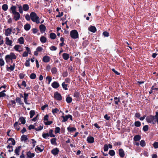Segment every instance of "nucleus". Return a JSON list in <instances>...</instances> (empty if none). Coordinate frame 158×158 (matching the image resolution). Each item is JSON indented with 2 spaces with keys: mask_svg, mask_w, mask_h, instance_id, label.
<instances>
[{
  "mask_svg": "<svg viewBox=\"0 0 158 158\" xmlns=\"http://www.w3.org/2000/svg\"><path fill=\"white\" fill-rule=\"evenodd\" d=\"M16 7L15 6L12 5L9 10V11L10 13L13 15V19L16 21L19 20L20 17V13L17 12L16 10Z\"/></svg>",
  "mask_w": 158,
  "mask_h": 158,
  "instance_id": "nucleus-1",
  "label": "nucleus"
},
{
  "mask_svg": "<svg viewBox=\"0 0 158 158\" xmlns=\"http://www.w3.org/2000/svg\"><path fill=\"white\" fill-rule=\"evenodd\" d=\"M17 58V56L13 52H11L9 54L5 56V60L6 62L8 63L11 60V62H13V60H15Z\"/></svg>",
  "mask_w": 158,
  "mask_h": 158,
  "instance_id": "nucleus-2",
  "label": "nucleus"
},
{
  "mask_svg": "<svg viewBox=\"0 0 158 158\" xmlns=\"http://www.w3.org/2000/svg\"><path fill=\"white\" fill-rule=\"evenodd\" d=\"M30 17L31 20L37 24L40 23V19L36 14L34 12H31L30 13Z\"/></svg>",
  "mask_w": 158,
  "mask_h": 158,
  "instance_id": "nucleus-3",
  "label": "nucleus"
},
{
  "mask_svg": "<svg viewBox=\"0 0 158 158\" xmlns=\"http://www.w3.org/2000/svg\"><path fill=\"white\" fill-rule=\"evenodd\" d=\"M146 119L147 122L149 123H152L153 124H155L156 123L155 117L152 115L147 116Z\"/></svg>",
  "mask_w": 158,
  "mask_h": 158,
  "instance_id": "nucleus-4",
  "label": "nucleus"
},
{
  "mask_svg": "<svg viewBox=\"0 0 158 158\" xmlns=\"http://www.w3.org/2000/svg\"><path fill=\"white\" fill-rule=\"evenodd\" d=\"M70 35L73 39H76L78 37V33L76 30H72L70 31Z\"/></svg>",
  "mask_w": 158,
  "mask_h": 158,
  "instance_id": "nucleus-5",
  "label": "nucleus"
},
{
  "mask_svg": "<svg viewBox=\"0 0 158 158\" xmlns=\"http://www.w3.org/2000/svg\"><path fill=\"white\" fill-rule=\"evenodd\" d=\"M48 115H45L44 118V122L46 125H48L52 123V121H48Z\"/></svg>",
  "mask_w": 158,
  "mask_h": 158,
  "instance_id": "nucleus-6",
  "label": "nucleus"
},
{
  "mask_svg": "<svg viewBox=\"0 0 158 158\" xmlns=\"http://www.w3.org/2000/svg\"><path fill=\"white\" fill-rule=\"evenodd\" d=\"M54 98L55 99L59 101H61L62 99L61 95L57 92L54 94Z\"/></svg>",
  "mask_w": 158,
  "mask_h": 158,
  "instance_id": "nucleus-7",
  "label": "nucleus"
},
{
  "mask_svg": "<svg viewBox=\"0 0 158 158\" xmlns=\"http://www.w3.org/2000/svg\"><path fill=\"white\" fill-rule=\"evenodd\" d=\"M14 49L16 51L21 52L23 50V48L21 46L19 45H16L14 48Z\"/></svg>",
  "mask_w": 158,
  "mask_h": 158,
  "instance_id": "nucleus-8",
  "label": "nucleus"
},
{
  "mask_svg": "<svg viewBox=\"0 0 158 158\" xmlns=\"http://www.w3.org/2000/svg\"><path fill=\"white\" fill-rule=\"evenodd\" d=\"M15 63H14L13 65H10V67L8 66V65L6 66V70L9 72L13 71L15 69Z\"/></svg>",
  "mask_w": 158,
  "mask_h": 158,
  "instance_id": "nucleus-9",
  "label": "nucleus"
},
{
  "mask_svg": "<svg viewBox=\"0 0 158 158\" xmlns=\"http://www.w3.org/2000/svg\"><path fill=\"white\" fill-rule=\"evenodd\" d=\"M5 41L6 44L10 46H12V41L11 40H10L8 37H6Z\"/></svg>",
  "mask_w": 158,
  "mask_h": 158,
  "instance_id": "nucleus-10",
  "label": "nucleus"
},
{
  "mask_svg": "<svg viewBox=\"0 0 158 158\" xmlns=\"http://www.w3.org/2000/svg\"><path fill=\"white\" fill-rule=\"evenodd\" d=\"M29 94V93H24L23 94L24 102L26 104H29V103H28L27 102V99L28 98Z\"/></svg>",
  "mask_w": 158,
  "mask_h": 158,
  "instance_id": "nucleus-11",
  "label": "nucleus"
},
{
  "mask_svg": "<svg viewBox=\"0 0 158 158\" xmlns=\"http://www.w3.org/2000/svg\"><path fill=\"white\" fill-rule=\"evenodd\" d=\"M12 31L10 28H8L5 31L4 34L6 36H8L11 34Z\"/></svg>",
  "mask_w": 158,
  "mask_h": 158,
  "instance_id": "nucleus-12",
  "label": "nucleus"
},
{
  "mask_svg": "<svg viewBox=\"0 0 158 158\" xmlns=\"http://www.w3.org/2000/svg\"><path fill=\"white\" fill-rule=\"evenodd\" d=\"M94 138L91 136H89L87 139V141L89 143H93L94 142Z\"/></svg>",
  "mask_w": 158,
  "mask_h": 158,
  "instance_id": "nucleus-13",
  "label": "nucleus"
},
{
  "mask_svg": "<svg viewBox=\"0 0 158 158\" xmlns=\"http://www.w3.org/2000/svg\"><path fill=\"white\" fill-rule=\"evenodd\" d=\"M39 28L41 33H43L46 30V27L43 24H41L39 27Z\"/></svg>",
  "mask_w": 158,
  "mask_h": 158,
  "instance_id": "nucleus-14",
  "label": "nucleus"
},
{
  "mask_svg": "<svg viewBox=\"0 0 158 158\" xmlns=\"http://www.w3.org/2000/svg\"><path fill=\"white\" fill-rule=\"evenodd\" d=\"M51 85L53 88L57 89L59 87L60 85L57 82L55 81Z\"/></svg>",
  "mask_w": 158,
  "mask_h": 158,
  "instance_id": "nucleus-15",
  "label": "nucleus"
},
{
  "mask_svg": "<svg viewBox=\"0 0 158 158\" xmlns=\"http://www.w3.org/2000/svg\"><path fill=\"white\" fill-rule=\"evenodd\" d=\"M8 142L10 145L12 144L14 145L15 144V139L12 138H9L8 139Z\"/></svg>",
  "mask_w": 158,
  "mask_h": 158,
  "instance_id": "nucleus-16",
  "label": "nucleus"
},
{
  "mask_svg": "<svg viewBox=\"0 0 158 158\" xmlns=\"http://www.w3.org/2000/svg\"><path fill=\"white\" fill-rule=\"evenodd\" d=\"M19 122H21V123H19V125H20L21 124H24L26 123L25 119L23 117H21L19 119Z\"/></svg>",
  "mask_w": 158,
  "mask_h": 158,
  "instance_id": "nucleus-17",
  "label": "nucleus"
},
{
  "mask_svg": "<svg viewBox=\"0 0 158 158\" xmlns=\"http://www.w3.org/2000/svg\"><path fill=\"white\" fill-rule=\"evenodd\" d=\"M50 57L48 56H45L43 57V61L45 63H48L49 62L50 60Z\"/></svg>",
  "mask_w": 158,
  "mask_h": 158,
  "instance_id": "nucleus-18",
  "label": "nucleus"
},
{
  "mask_svg": "<svg viewBox=\"0 0 158 158\" xmlns=\"http://www.w3.org/2000/svg\"><path fill=\"white\" fill-rule=\"evenodd\" d=\"M119 154L121 157H123L125 156V153L123 149H120L118 150Z\"/></svg>",
  "mask_w": 158,
  "mask_h": 158,
  "instance_id": "nucleus-19",
  "label": "nucleus"
},
{
  "mask_svg": "<svg viewBox=\"0 0 158 158\" xmlns=\"http://www.w3.org/2000/svg\"><path fill=\"white\" fill-rule=\"evenodd\" d=\"M27 157L28 158H32L33 157L35 156L34 153H31L30 152H27L26 153Z\"/></svg>",
  "mask_w": 158,
  "mask_h": 158,
  "instance_id": "nucleus-20",
  "label": "nucleus"
},
{
  "mask_svg": "<svg viewBox=\"0 0 158 158\" xmlns=\"http://www.w3.org/2000/svg\"><path fill=\"white\" fill-rule=\"evenodd\" d=\"M59 151L58 149L57 148H56L52 150L51 153L54 155H56L58 154Z\"/></svg>",
  "mask_w": 158,
  "mask_h": 158,
  "instance_id": "nucleus-21",
  "label": "nucleus"
},
{
  "mask_svg": "<svg viewBox=\"0 0 158 158\" xmlns=\"http://www.w3.org/2000/svg\"><path fill=\"white\" fill-rule=\"evenodd\" d=\"M23 10L25 11H27L29 9V5L27 4H24L23 6Z\"/></svg>",
  "mask_w": 158,
  "mask_h": 158,
  "instance_id": "nucleus-22",
  "label": "nucleus"
},
{
  "mask_svg": "<svg viewBox=\"0 0 158 158\" xmlns=\"http://www.w3.org/2000/svg\"><path fill=\"white\" fill-rule=\"evenodd\" d=\"M18 42L21 44H23L24 43V38L23 37H21L18 40Z\"/></svg>",
  "mask_w": 158,
  "mask_h": 158,
  "instance_id": "nucleus-23",
  "label": "nucleus"
},
{
  "mask_svg": "<svg viewBox=\"0 0 158 158\" xmlns=\"http://www.w3.org/2000/svg\"><path fill=\"white\" fill-rule=\"evenodd\" d=\"M88 30L89 31L93 32H95L96 31V28L94 26H91L89 28Z\"/></svg>",
  "mask_w": 158,
  "mask_h": 158,
  "instance_id": "nucleus-24",
  "label": "nucleus"
},
{
  "mask_svg": "<svg viewBox=\"0 0 158 158\" xmlns=\"http://www.w3.org/2000/svg\"><path fill=\"white\" fill-rule=\"evenodd\" d=\"M43 150L44 148L41 149L40 147H38V146H36L35 149V151L37 153L42 152V151H43Z\"/></svg>",
  "mask_w": 158,
  "mask_h": 158,
  "instance_id": "nucleus-25",
  "label": "nucleus"
},
{
  "mask_svg": "<svg viewBox=\"0 0 158 158\" xmlns=\"http://www.w3.org/2000/svg\"><path fill=\"white\" fill-rule=\"evenodd\" d=\"M24 29L27 31H28L31 28V25L29 23H27L24 26Z\"/></svg>",
  "mask_w": 158,
  "mask_h": 158,
  "instance_id": "nucleus-26",
  "label": "nucleus"
},
{
  "mask_svg": "<svg viewBox=\"0 0 158 158\" xmlns=\"http://www.w3.org/2000/svg\"><path fill=\"white\" fill-rule=\"evenodd\" d=\"M62 56L65 60H67L69 58V55L66 53H64L62 54Z\"/></svg>",
  "mask_w": 158,
  "mask_h": 158,
  "instance_id": "nucleus-27",
  "label": "nucleus"
},
{
  "mask_svg": "<svg viewBox=\"0 0 158 158\" xmlns=\"http://www.w3.org/2000/svg\"><path fill=\"white\" fill-rule=\"evenodd\" d=\"M67 130L69 132H72L75 131L76 129L74 127H67Z\"/></svg>",
  "mask_w": 158,
  "mask_h": 158,
  "instance_id": "nucleus-28",
  "label": "nucleus"
},
{
  "mask_svg": "<svg viewBox=\"0 0 158 158\" xmlns=\"http://www.w3.org/2000/svg\"><path fill=\"white\" fill-rule=\"evenodd\" d=\"M141 138V136L140 135H136L134 137L133 139L135 141H137L139 140Z\"/></svg>",
  "mask_w": 158,
  "mask_h": 158,
  "instance_id": "nucleus-29",
  "label": "nucleus"
},
{
  "mask_svg": "<svg viewBox=\"0 0 158 158\" xmlns=\"http://www.w3.org/2000/svg\"><path fill=\"white\" fill-rule=\"evenodd\" d=\"M19 8V11L20 14H22L23 12V6L20 5H17Z\"/></svg>",
  "mask_w": 158,
  "mask_h": 158,
  "instance_id": "nucleus-30",
  "label": "nucleus"
},
{
  "mask_svg": "<svg viewBox=\"0 0 158 158\" xmlns=\"http://www.w3.org/2000/svg\"><path fill=\"white\" fill-rule=\"evenodd\" d=\"M21 146H19L18 147L16 148L15 149V152L16 154L17 155H19V152L20 150V148H21Z\"/></svg>",
  "mask_w": 158,
  "mask_h": 158,
  "instance_id": "nucleus-31",
  "label": "nucleus"
},
{
  "mask_svg": "<svg viewBox=\"0 0 158 158\" xmlns=\"http://www.w3.org/2000/svg\"><path fill=\"white\" fill-rule=\"evenodd\" d=\"M14 126L15 129L17 131H19L20 130V127L18 125V122H16L14 124Z\"/></svg>",
  "mask_w": 158,
  "mask_h": 158,
  "instance_id": "nucleus-32",
  "label": "nucleus"
},
{
  "mask_svg": "<svg viewBox=\"0 0 158 158\" xmlns=\"http://www.w3.org/2000/svg\"><path fill=\"white\" fill-rule=\"evenodd\" d=\"M40 40L41 43H44L46 42L47 38L44 36H42L40 38Z\"/></svg>",
  "mask_w": 158,
  "mask_h": 158,
  "instance_id": "nucleus-33",
  "label": "nucleus"
},
{
  "mask_svg": "<svg viewBox=\"0 0 158 158\" xmlns=\"http://www.w3.org/2000/svg\"><path fill=\"white\" fill-rule=\"evenodd\" d=\"M15 100L17 102L19 103V104L20 105H24L23 103L21 101V99L19 97H17L15 99Z\"/></svg>",
  "mask_w": 158,
  "mask_h": 158,
  "instance_id": "nucleus-34",
  "label": "nucleus"
},
{
  "mask_svg": "<svg viewBox=\"0 0 158 158\" xmlns=\"http://www.w3.org/2000/svg\"><path fill=\"white\" fill-rule=\"evenodd\" d=\"M8 5L7 4H4L2 6V9L5 11L8 10Z\"/></svg>",
  "mask_w": 158,
  "mask_h": 158,
  "instance_id": "nucleus-35",
  "label": "nucleus"
},
{
  "mask_svg": "<svg viewBox=\"0 0 158 158\" xmlns=\"http://www.w3.org/2000/svg\"><path fill=\"white\" fill-rule=\"evenodd\" d=\"M68 85V84H66L65 82H63L62 84V87L65 90H68V88H67Z\"/></svg>",
  "mask_w": 158,
  "mask_h": 158,
  "instance_id": "nucleus-36",
  "label": "nucleus"
},
{
  "mask_svg": "<svg viewBox=\"0 0 158 158\" xmlns=\"http://www.w3.org/2000/svg\"><path fill=\"white\" fill-rule=\"evenodd\" d=\"M72 100V98L68 95V96L66 98V101L68 103H71Z\"/></svg>",
  "mask_w": 158,
  "mask_h": 158,
  "instance_id": "nucleus-37",
  "label": "nucleus"
},
{
  "mask_svg": "<svg viewBox=\"0 0 158 158\" xmlns=\"http://www.w3.org/2000/svg\"><path fill=\"white\" fill-rule=\"evenodd\" d=\"M56 34L53 33H51L50 34V37L52 39H54L56 37Z\"/></svg>",
  "mask_w": 158,
  "mask_h": 158,
  "instance_id": "nucleus-38",
  "label": "nucleus"
},
{
  "mask_svg": "<svg viewBox=\"0 0 158 158\" xmlns=\"http://www.w3.org/2000/svg\"><path fill=\"white\" fill-rule=\"evenodd\" d=\"M27 135H22L21 138V140L22 141H26L27 139Z\"/></svg>",
  "mask_w": 158,
  "mask_h": 158,
  "instance_id": "nucleus-39",
  "label": "nucleus"
},
{
  "mask_svg": "<svg viewBox=\"0 0 158 158\" xmlns=\"http://www.w3.org/2000/svg\"><path fill=\"white\" fill-rule=\"evenodd\" d=\"M53 131L52 129H50L49 131V136H50L51 137H53L55 136V135L53 134Z\"/></svg>",
  "mask_w": 158,
  "mask_h": 158,
  "instance_id": "nucleus-40",
  "label": "nucleus"
},
{
  "mask_svg": "<svg viewBox=\"0 0 158 158\" xmlns=\"http://www.w3.org/2000/svg\"><path fill=\"white\" fill-rule=\"evenodd\" d=\"M59 110L57 108H55L54 109H52V113L53 114H55L58 113L59 112Z\"/></svg>",
  "mask_w": 158,
  "mask_h": 158,
  "instance_id": "nucleus-41",
  "label": "nucleus"
},
{
  "mask_svg": "<svg viewBox=\"0 0 158 158\" xmlns=\"http://www.w3.org/2000/svg\"><path fill=\"white\" fill-rule=\"evenodd\" d=\"M51 143L52 145H56V139L55 138H53L51 139Z\"/></svg>",
  "mask_w": 158,
  "mask_h": 158,
  "instance_id": "nucleus-42",
  "label": "nucleus"
},
{
  "mask_svg": "<svg viewBox=\"0 0 158 158\" xmlns=\"http://www.w3.org/2000/svg\"><path fill=\"white\" fill-rule=\"evenodd\" d=\"M35 111L34 110H31L30 112V118H32L35 114Z\"/></svg>",
  "mask_w": 158,
  "mask_h": 158,
  "instance_id": "nucleus-43",
  "label": "nucleus"
},
{
  "mask_svg": "<svg viewBox=\"0 0 158 158\" xmlns=\"http://www.w3.org/2000/svg\"><path fill=\"white\" fill-rule=\"evenodd\" d=\"M57 71V69L56 67H53L51 69V72L52 74H56Z\"/></svg>",
  "mask_w": 158,
  "mask_h": 158,
  "instance_id": "nucleus-44",
  "label": "nucleus"
},
{
  "mask_svg": "<svg viewBox=\"0 0 158 158\" xmlns=\"http://www.w3.org/2000/svg\"><path fill=\"white\" fill-rule=\"evenodd\" d=\"M109 154L111 156H114L115 154V152L114 150H110L109 152Z\"/></svg>",
  "mask_w": 158,
  "mask_h": 158,
  "instance_id": "nucleus-45",
  "label": "nucleus"
},
{
  "mask_svg": "<svg viewBox=\"0 0 158 158\" xmlns=\"http://www.w3.org/2000/svg\"><path fill=\"white\" fill-rule=\"evenodd\" d=\"M49 136V135L48 133H43L42 134L43 137L45 139H46Z\"/></svg>",
  "mask_w": 158,
  "mask_h": 158,
  "instance_id": "nucleus-46",
  "label": "nucleus"
},
{
  "mask_svg": "<svg viewBox=\"0 0 158 158\" xmlns=\"http://www.w3.org/2000/svg\"><path fill=\"white\" fill-rule=\"evenodd\" d=\"M7 148L9 149L8 151L9 152H11L13 151V147L12 146L8 145L7 147Z\"/></svg>",
  "mask_w": 158,
  "mask_h": 158,
  "instance_id": "nucleus-47",
  "label": "nucleus"
},
{
  "mask_svg": "<svg viewBox=\"0 0 158 158\" xmlns=\"http://www.w3.org/2000/svg\"><path fill=\"white\" fill-rule=\"evenodd\" d=\"M46 80H48V84H49L52 81V78L51 77L47 76L46 77Z\"/></svg>",
  "mask_w": 158,
  "mask_h": 158,
  "instance_id": "nucleus-48",
  "label": "nucleus"
},
{
  "mask_svg": "<svg viewBox=\"0 0 158 158\" xmlns=\"http://www.w3.org/2000/svg\"><path fill=\"white\" fill-rule=\"evenodd\" d=\"M61 117L63 118V120L62 121V122H65L67 121L68 118H67V115L66 116L63 115L61 116Z\"/></svg>",
  "mask_w": 158,
  "mask_h": 158,
  "instance_id": "nucleus-49",
  "label": "nucleus"
},
{
  "mask_svg": "<svg viewBox=\"0 0 158 158\" xmlns=\"http://www.w3.org/2000/svg\"><path fill=\"white\" fill-rule=\"evenodd\" d=\"M36 77V75L34 73H31L30 76V77L32 79H35Z\"/></svg>",
  "mask_w": 158,
  "mask_h": 158,
  "instance_id": "nucleus-50",
  "label": "nucleus"
},
{
  "mask_svg": "<svg viewBox=\"0 0 158 158\" xmlns=\"http://www.w3.org/2000/svg\"><path fill=\"white\" fill-rule=\"evenodd\" d=\"M79 95L80 94L78 92H75L73 94V97L76 98L79 97Z\"/></svg>",
  "mask_w": 158,
  "mask_h": 158,
  "instance_id": "nucleus-51",
  "label": "nucleus"
},
{
  "mask_svg": "<svg viewBox=\"0 0 158 158\" xmlns=\"http://www.w3.org/2000/svg\"><path fill=\"white\" fill-rule=\"evenodd\" d=\"M3 44V38L2 36L0 35V46L2 45Z\"/></svg>",
  "mask_w": 158,
  "mask_h": 158,
  "instance_id": "nucleus-52",
  "label": "nucleus"
},
{
  "mask_svg": "<svg viewBox=\"0 0 158 158\" xmlns=\"http://www.w3.org/2000/svg\"><path fill=\"white\" fill-rule=\"evenodd\" d=\"M140 145L141 146L144 147L145 146V142L144 140H141L140 142Z\"/></svg>",
  "mask_w": 158,
  "mask_h": 158,
  "instance_id": "nucleus-53",
  "label": "nucleus"
},
{
  "mask_svg": "<svg viewBox=\"0 0 158 158\" xmlns=\"http://www.w3.org/2000/svg\"><path fill=\"white\" fill-rule=\"evenodd\" d=\"M143 130L145 132L147 131L148 130V126L147 125L144 126L143 127Z\"/></svg>",
  "mask_w": 158,
  "mask_h": 158,
  "instance_id": "nucleus-54",
  "label": "nucleus"
},
{
  "mask_svg": "<svg viewBox=\"0 0 158 158\" xmlns=\"http://www.w3.org/2000/svg\"><path fill=\"white\" fill-rule=\"evenodd\" d=\"M5 64V62L2 58L0 59V66H3Z\"/></svg>",
  "mask_w": 158,
  "mask_h": 158,
  "instance_id": "nucleus-55",
  "label": "nucleus"
},
{
  "mask_svg": "<svg viewBox=\"0 0 158 158\" xmlns=\"http://www.w3.org/2000/svg\"><path fill=\"white\" fill-rule=\"evenodd\" d=\"M135 126L136 127H139L141 125V123L139 121H136L134 123Z\"/></svg>",
  "mask_w": 158,
  "mask_h": 158,
  "instance_id": "nucleus-56",
  "label": "nucleus"
},
{
  "mask_svg": "<svg viewBox=\"0 0 158 158\" xmlns=\"http://www.w3.org/2000/svg\"><path fill=\"white\" fill-rule=\"evenodd\" d=\"M43 128V126L40 125L37 128H36L35 130L37 131H39L41 130Z\"/></svg>",
  "mask_w": 158,
  "mask_h": 158,
  "instance_id": "nucleus-57",
  "label": "nucleus"
},
{
  "mask_svg": "<svg viewBox=\"0 0 158 158\" xmlns=\"http://www.w3.org/2000/svg\"><path fill=\"white\" fill-rule=\"evenodd\" d=\"M153 146L154 148H158V142H155L153 143Z\"/></svg>",
  "mask_w": 158,
  "mask_h": 158,
  "instance_id": "nucleus-58",
  "label": "nucleus"
},
{
  "mask_svg": "<svg viewBox=\"0 0 158 158\" xmlns=\"http://www.w3.org/2000/svg\"><path fill=\"white\" fill-rule=\"evenodd\" d=\"M50 49L51 51H55L57 49V48L55 46H52L50 47Z\"/></svg>",
  "mask_w": 158,
  "mask_h": 158,
  "instance_id": "nucleus-59",
  "label": "nucleus"
},
{
  "mask_svg": "<svg viewBox=\"0 0 158 158\" xmlns=\"http://www.w3.org/2000/svg\"><path fill=\"white\" fill-rule=\"evenodd\" d=\"M60 129L59 127H57L55 128V132L56 133H59L60 132Z\"/></svg>",
  "mask_w": 158,
  "mask_h": 158,
  "instance_id": "nucleus-60",
  "label": "nucleus"
},
{
  "mask_svg": "<svg viewBox=\"0 0 158 158\" xmlns=\"http://www.w3.org/2000/svg\"><path fill=\"white\" fill-rule=\"evenodd\" d=\"M10 103L13 107H15V106L16 102L14 100H11L10 101Z\"/></svg>",
  "mask_w": 158,
  "mask_h": 158,
  "instance_id": "nucleus-61",
  "label": "nucleus"
},
{
  "mask_svg": "<svg viewBox=\"0 0 158 158\" xmlns=\"http://www.w3.org/2000/svg\"><path fill=\"white\" fill-rule=\"evenodd\" d=\"M30 59H28V60H27L26 61L25 65L27 67H28L30 66Z\"/></svg>",
  "mask_w": 158,
  "mask_h": 158,
  "instance_id": "nucleus-62",
  "label": "nucleus"
},
{
  "mask_svg": "<svg viewBox=\"0 0 158 158\" xmlns=\"http://www.w3.org/2000/svg\"><path fill=\"white\" fill-rule=\"evenodd\" d=\"M29 129L30 130L32 129H34L35 130L36 127H35V126L32 125H30L28 127Z\"/></svg>",
  "mask_w": 158,
  "mask_h": 158,
  "instance_id": "nucleus-63",
  "label": "nucleus"
},
{
  "mask_svg": "<svg viewBox=\"0 0 158 158\" xmlns=\"http://www.w3.org/2000/svg\"><path fill=\"white\" fill-rule=\"evenodd\" d=\"M108 150V147L107 144H105L104 147V151H107Z\"/></svg>",
  "mask_w": 158,
  "mask_h": 158,
  "instance_id": "nucleus-64",
  "label": "nucleus"
}]
</instances>
